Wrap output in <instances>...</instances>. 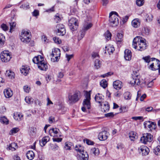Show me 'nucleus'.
Returning <instances> with one entry per match:
<instances>
[{
    "label": "nucleus",
    "instance_id": "34",
    "mask_svg": "<svg viewBox=\"0 0 160 160\" xmlns=\"http://www.w3.org/2000/svg\"><path fill=\"white\" fill-rule=\"evenodd\" d=\"M107 84L108 83L107 81L105 79H102L100 82V86L104 88H105L107 87Z\"/></svg>",
    "mask_w": 160,
    "mask_h": 160
},
{
    "label": "nucleus",
    "instance_id": "62",
    "mask_svg": "<svg viewBox=\"0 0 160 160\" xmlns=\"http://www.w3.org/2000/svg\"><path fill=\"white\" fill-rule=\"evenodd\" d=\"M114 116L113 112H110L105 114V116L106 117L112 118Z\"/></svg>",
    "mask_w": 160,
    "mask_h": 160
},
{
    "label": "nucleus",
    "instance_id": "52",
    "mask_svg": "<svg viewBox=\"0 0 160 160\" xmlns=\"http://www.w3.org/2000/svg\"><path fill=\"white\" fill-rule=\"evenodd\" d=\"M53 40L55 42L58 44H60L61 43V40L58 37H56L53 38Z\"/></svg>",
    "mask_w": 160,
    "mask_h": 160
},
{
    "label": "nucleus",
    "instance_id": "30",
    "mask_svg": "<svg viewBox=\"0 0 160 160\" xmlns=\"http://www.w3.org/2000/svg\"><path fill=\"white\" fill-rule=\"evenodd\" d=\"M6 76L8 77L9 78L12 79L14 78V72L11 70H7L5 73Z\"/></svg>",
    "mask_w": 160,
    "mask_h": 160
},
{
    "label": "nucleus",
    "instance_id": "20",
    "mask_svg": "<svg viewBox=\"0 0 160 160\" xmlns=\"http://www.w3.org/2000/svg\"><path fill=\"white\" fill-rule=\"evenodd\" d=\"M75 149L78 152V154H80L82 152H84L83 147L80 145H76L75 147Z\"/></svg>",
    "mask_w": 160,
    "mask_h": 160
},
{
    "label": "nucleus",
    "instance_id": "11",
    "mask_svg": "<svg viewBox=\"0 0 160 160\" xmlns=\"http://www.w3.org/2000/svg\"><path fill=\"white\" fill-rule=\"evenodd\" d=\"M108 133L107 131H104L99 133L98 138L99 140L104 141L108 138Z\"/></svg>",
    "mask_w": 160,
    "mask_h": 160
},
{
    "label": "nucleus",
    "instance_id": "29",
    "mask_svg": "<svg viewBox=\"0 0 160 160\" xmlns=\"http://www.w3.org/2000/svg\"><path fill=\"white\" fill-rule=\"evenodd\" d=\"M18 148V146L17 144L13 142L10 144L7 148H8L9 150H11L12 151H14L16 150V148Z\"/></svg>",
    "mask_w": 160,
    "mask_h": 160
},
{
    "label": "nucleus",
    "instance_id": "56",
    "mask_svg": "<svg viewBox=\"0 0 160 160\" xmlns=\"http://www.w3.org/2000/svg\"><path fill=\"white\" fill-rule=\"evenodd\" d=\"M19 130V129L18 128H12L11 130H10V132L11 133L13 134V133H15L16 132H18Z\"/></svg>",
    "mask_w": 160,
    "mask_h": 160
},
{
    "label": "nucleus",
    "instance_id": "17",
    "mask_svg": "<svg viewBox=\"0 0 160 160\" xmlns=\"http://www.w3.org/2000/svg\"><path fill=\"white\" fill-rule=\"evenodd\" d=\"M49 140V137L48 136L44 137L39 141L40 146L42 147L44 146Z\"/></svg>",
    "mask_w": 160,
    "mask_h": 160
},
{
    "label": "nucleus",
    "instance_id": "32",
    "mask_svg": "<svg viewBox=\"0 0 160 160\" xmlns=\"http://www.w3.org/2000/svg\"><path fill=\"white\" fill-rule=\"evenodd\" d=\"M132 25L134 28H137L140 25V22L137 19H135L132 22Z\"/></svg>",
    "mask_w": 160,
    "mask_h": 160
},
{
    "label": "nucleus",
    "instance_id": "44",
    "mask_svg": "<svg viewBox=\"0 0 160 160\" xmlns=\"http://www.w3.org/2000/svg\"><path fill=\"white\" fill-rule=\"evenodd\" d=\"M112 34L108 30H107L105 33V36L108 40L111 39Z\"/></svg>",
    "mask_w": 160,
    "mask_h": 160
},
{
    "label": "nucleus",
    "instance_id": "40",
    "mask_svg": "<svg viewBox=\"0 0 160 160\" xmlns=\"http://www.w3.org/2000/svg\"><path fill=\"white\" fill-rule=\"evenodd\" d=\"M0 120L1 122L3 124H8V121L7 118L5 116L1 117Z\"/></svg>",
    "mask_w": 160,
    "mask_h": 160
},
{
    "label": "nucleus",
    "instance_id": "36",
    "mask_svg": "<svg viewBox=\"0 0 160 160\" xmlns=\"http://www.w3.org/2000/svg\"><path fill=\"white\" fill-rule=\"evenodd\" d=\"M56 31L57 35H58L63 36L66 33L65 29H62V30H56Z\"/></svg>",
    "mask_w": 160,
    "mask_h": 160
},
{
    "label": "nucleus",
    "instance_id": "6",
    "mask_svg": "<svg viewBox=\"0 0 160 160\" xmlns=\"http://www.w3.org/2000/svg\"><path fill=\"white\" fill-rule=\"evenodd\" d=\"M81 98V92L79 91H77L73 95H69L68 99L69 103H75L78 101Z\"/></svg>",
    "mask_w": 160,
    "mask_h": 160
},
{
    "label": "nucleus",
    "instance_id": "8",
    "mask_svg": "<svg viewBox=\"0 0 160 160\" xmlns=\"http://www.w3.org/2000/svg\"><path fill=\"white\" fill-rule=\"evenodd\" d=\"M0 57L2 61L4 62L9 61L11 58V55L7 51L2 52L1 53Z\"/></svg>",
    "mask_w": 160,
    "mask_h": 160
},
{
    "label": "nucleus",
    "instance_id": "63",
    "mask_svg": "<svg viewBox=\"0 0 160 160\" xmlns=\"http://www.w3.org/2000/svg\"><path fill=\"white\" fill-rule=\"evenodd\" d=\"M32 15L35 17H37L39 15V12L38 10H35L32 12Z\"/></svg>",
    "mask_w": 160,
    "mask_h": 160
},
{
    "label": "nucleus",
    "instance_id": "42",
    "mask_svg": "<svg viewBox=\"0 0 160 160\" xmlns=\"http://www.w3.org/2000/svg\"><path fill=\"white\" fill-rule=\"evenodd\" d=\"M154 150V152L156 155H160V146H157Z\"/></svg>",
    "mask_w": 160,
    "mask_h": 160
},
{
    "label": "nucleus",
    "instance_id": "10",
    "mask_svg": "<svg viewBox=\"0 0 160 160\" xmlns=\"http://www.w3.org/2000/svg\"><path fill=\"white\" fill-rule=\"evenodd\" d=\"M38 66V68L42 70L46 71L48 68L47 63L43 59L40 60Z\"/></svg>",
    "mask_w": 160,
    "mask_h": 160
},
{
    "label": "nucleus",
    "instance_id": "5",
    "mask_svg": "<svg viewBox=\"0 0 160 160\" xmlns=\"http://www.w3.org/2000/svg\"><path fill=\"white\" fill-rule=\"evenodd\" d=\"M78 19L72 17L68 20V25L72 31L76 30L78 26Z\"/></svg>",
    "mask_w": 160,
    "mask_h": 160
},
{
    "label": "nucleus",
    "instance_id": "53",
    "mask_svg": "<svg viewBox=\"0 0 160 160\" xmlns=\"http://www.w3.org/2000/svg\"><path fill=\"white\" fill-rule=\"evenodd\" d=\"M92 26V24L91 23H89L86 25H85L84 27V30L87 31Z\"/></svg>",
    "mask_w": 160,
    "mask_h": 160
},
{
    "label": "nucleus",
    "instance_id": "1",
    "mask_svg": "<svg viewBox=\"0 0 160 160\" xmlns=\"http://www.w3.org/2000/svg\"><path fill=\"white\" fill-rule=\"evenodd\" d=\"M146 40L140 36H137L133 39L132 46L133 48L140 51H142L146 49L147 47Z\"/></svg>",
    "mask_w": 160,
    "mask_h": 160
},
{
    "label": "nucleus",
    "instance_id": "22",
    "mask_svg": "<svg viewBox=\"0 0 160 160\" xmlns=\"http://www.w3.org/2000/svg\"><path fill=\"white\" fill-rule=\"evenodd\" d=\"M29 69V68L27 66H22L20 71L22 73L26 76L28 73Z\"/></svg>",
    "mask_w": 160,
    "mask_h": 160
},
{
    "label": "nucleus",
    "instance_id": "49",
    "mask_svg": "<svg viewBox=\"0 0 160 160\" xmlns=\"http://www.w3.org/2000/svg\"><path fill=\"white\" fill-rule=\"evenodd\" d=\"M56 30H62V29H65L64 26L62 24H58L56 26Z\"/></svg>",
    "mask_w": 160,
    "mask_h": 160
},
{
    "label": "nucleus",
    "instance_id": "24",
    "mask_svg": "<svg viewBox=\"0 0 160 160\" xmlns=\"http://www.w3.org/2000/svg\"><path fill=\"white\" fill-rule=\"evenodd\" d=\"M26 156L28 159L32 160L35 157L34 153L32 151H29L26 153Z\"/></svg>",
    "mask_w": 160,
    "mask_h": 160
},
{
    "label": "nucleus",
    "instance_id": "23",
    "mask_svg": "<svg viewBox=\"0 0 160 160\" xmlns=\"http://www.w3.org/2000/svg\"><path fill=\"white\" fill-rule=\"evenodd\" d=\"M23 117V115L20 113L16 112L14 114L13 118L14 119L18 121H20L22 120V118Z\"/></svg>",
    "mask_w": 160,
    "mask_h": 160
},
{
    "label": "nucleus",
    "instance_id": "25",
    "mask_svg": "<svg viewBox=\"0 0 160 160\" xmlns=\"http://www.w3.org/2000/svg\"><path fill=\"white\" fill-rule=\"evenodd\" d=\"M102 65V62L99 58L96 59L94 61V66L96 69L100 68Z\"/></svg>",
    "mask_w": 160,
    "mask_h": 160
},
{
    "label": "nucleus",
    "instance_id": "9",
    "mask_svg": "<svg viewBox=\"0 0 160 160\" xmlns=\"http://www.w3.org/2000/svg\"><path fill=\"white\" fill-rule=\"evenodd\" d=\"M143 124L145 128H148L150 130L153 129H155L157 128V125L156 122L150 121L145 122Z\"/></svg>",
    "mask_w": 160,
    "mask_h": 160
},
{
    "label": "nucleus",
    "instance_id": "59",
    "mask_svg": "<svg viewBox=\"0 0 160 160\" xmlns=\"http://www.w3.org/2000/svg\"><path fill=\"white\" fill-rule=\"evenodd\" d=\"M54 19L57 23H58L60 21L61 19V18L58 14H57L55 16Z\"/></svg>",
    "mask_w": 160,
    "mask_h": 160
},
{
    "label": "nucleus",
    "instance_id": "13",
    "mask_svg": "<svg viewBox=\"0 0 160 160\" xmlns=\"http://www.w3.org/2000/svg\"><path fill=\"white\" fill-rule=\"evenodd\" d=\"M101 106H102L101 110L102 112H105L108 111L110 109L109 104L107 102H103L102 103L100 104Z\"/></svg>",
    "mask_w": 160,
    "mask_h": 160
},
{
    "label": "nucleus",
    "instance_id": "2",
    "mask_svg": "<svg viewBox=\"0 0 160 160\" xmlns=\"http://www.w3.org/2000/svg\"><path fill=\"white\" fill-rule=\"evenodd\" d=\"M118 16V14L115 12L112 11L110 13L109 21L110 26L115 27L118 25L119 23Z\"/></svg>",
    "mask_w": 160,
    "mask_h": 160
},
{
    "label": "nucleus",
    "instance_id": "16",
    "mask_svg": "<svg viewBox=\"0 0 160 160\" xmlns=\"http://www.w3.org/2000/svg\"><path fill=\"white\" fill-rule=\"evenodd\" d=\"M132 57V52L131 51L128 49H126L124 51V58L127 60H130L131 59Z\"/></svg>",
    "mask_w": 160,
    "mask_h": 160
},
{
    "label": "nucleus",
    "instance_id": "18",
    "mask_svg": "<svg viewBox=\"0 0 160 160\" xmlns=\"http://www.w3.org/2000/svg\"><path fill=\"white\" fill-rule=\"evenodd\" d=\"M4 94L6 98H9L13 95L12 91L10 89H5L4 91Z\"/></svg>",
    "mask_w": 160,
    "mask_h": 160
},
{
    "label": "nucleus",
    "instance_id": "26",
    "mask_svg": "<svg viewBox=\"0 0 160 160\" xmlns=\"http://www.w3.org/2000/svg\"><path fill=\"white\" fill-rule=\"evenodd\" d=\"M60 51L58 48H55L52 50V53L51 54V56H60L61 52Z\"/></svg>",
    "mask_w": 160,
    "mask_h": 160
},
{
    "label": "nucleus",
    "instance_id": "27",
    "mask_svg": "<svg viewBox=\"0 0 160 160\" xmlns=\"http://www.w3.org/2000/svg\"><path fill=\"white\" fill-rule=\"evenodd\" d=\"M83 105L86 106L87 108L89 109L91 108L90 100L84 99L83 102Z\"/></svg>",
    "mask_w": 160,
    "mask_h": 160
},
{
    "label": "nucleus",
    "instance_id": "14",
    "mask_svg": "<svg viewBox=\"0 0 160 160\" xmlns=\"http://www.w3.org/2000/svg\"><path fill=\"white\" fill-rule=\"evenodd\" d=\"M77 158L79 160H88V155L86 152H84L80 154L78 153Z\"/></svg>",
    "mask_w": 160,
    "mask_h": 160
},
{
    "label": "nucleus",
    "instance_id": "28",
    "mask_svg": "<svg viewBox=\"0 0 160 160\" xmlns=\"http://www.w3.org/2000/svg\"><path fill=\"white\" fill-rule=\"evenodd\" d=\"M43 59V58L41 56L34 57L32 59V61L34 63L38 65L39 63L41 60Z\"/></svg>",
    "mask_w": 160,
    "mask_h": 160
},
{
    "label": "nucleus",
    "instance_id": "21",
    "mask_svg": "<svg viewBox=\"0 0 160 160\" xmlns=\"http://www.w3.org/2000/svg\"><path fill=\"white\" fill-rule=\"evenodd\" d=\"M129 138L132 141H134L138 138V136L136 132L131 131L129 133Z\"/></svg>",
    "mask_w": 160,
    "mask_h": 160
},
{
    "label": "nucleus",
    "instance_id": "46",
    "mask_svg": "<svg viewBox=\"0 0 160 160\" xmlns=\"http://www.w3.org/2000/svg\"><path fill=\"white\" fill-rule=\"evenodd\" d=\"M83 141L84 143L86 142L88 145H93L94 144L93 141L87 138L84 139Z\"/></svg>",
    "mask_w": 160,
    "mask_h": 160
},
{
    "label": "nucleus",
    "instance_id": "43",
    "mask_svg": "<svg viewBox=\"0 0 160 160\" xmlns=\"http://www.w3.org/2000/svg\"><path fill=\"white\" fill-rule=\"evenodd\" d=\"M153 16L151 14H148L146 15V20L147 22H150L152 20Z\"/></svg>",
    "mask_w": 160,
    "mask_h": 160
},
{
    "label": "nucleus",
    "instance_id": "50",
    "mask_svg": "<svg viewBox=\"0 0 160 160\" xmlns=\"http://www.w3.org/2000/svg\"><path fill=\"white\" fill-rule=\"evenodd\" d=\"M142 32L145 35H148L149 33V29L148 27H144L142 30Z\"/></svg>",
    "mask_w": 160,
    "mask_h": 160
},
{
    "label": "nucleus",
    "instance_id": "51",
    "mask_svg": "<svg viewBox=\"0 0 160 160\" xmlns=\"http://www.w3.org/2000/svg\"><path fill=\"white\" fill-rule=\"evenodd\" d=\"M144 3V0H137L136 3L138 6H141L143 5Z\"/></svg>",
    "mask_w": 160,
    "mask_h": 160
},
{
    "label": "nucleus",
    "instance_id": "47",
    "mask_svg": "<svg viewBox=\"0 0 160 160\" xmlns=\"http://www.w3.org/2000/svg\"><path fill=\"white\" fill-rule=\"evenodd\" d=\"M51 60L52 61L54 62H55L58 61L60 58V57L57 56H51Z\"/></svg>",
    "mask_w": 160,
    "mask_h": 160
},
{
    "label": "nucleus",
    "instance_id": "37",
    "mask_svg": "<svg viewBox=\"0 0 160 160\" xmlns=\"http://www.w3.org/2000/svg\"><path fill=\"white\" fill-rule=\"evenodd\" d=\"M72 143L70 142H66L65 143V148L66 150H71L72 146Z\"/></svg>",
    "mask_w": 160,
    "mask_h": 160
},
{
    "label": "nucleus",
    "instance_id": "39",
    "mask_svg": "<svg viewBox=\"0 0 160 160\" xmlns=\"http://www.w3.org/2000/svg\"><path fill=\"white\" fill-rule=\"evenodd\" d=\"M26 102L28 104H31L33 102V99L30 97H26L25 98Z\"/></svg>",
    "mask_w": 160,
    "mask_h": 160
},
{
    "label": "nucleus",
    "instance_id": "54",
    "mask_svg": "<svg viewBox=\"0 0 160 160\" xmlns=\"http://www.w3.org/2000/svg\"><path fill=\"white\" fill-rule=\"evenodd\" d=\"M106 48H107V50L108 53L111 52L112 53L115 50L114 48L112 47H106Z\"/></svg>",
    "mask_w": 160,
    "mask_h": 160
},
{
    "label": "nucleus",
    "instance_id": "48",
    "mask_svg": "<svg viewBox=\"0 0 160 160\" xmlns=\"http://www.w3.org/2000/svg\"><path fill=\"white\" fill-rule=\"evenodd\" d=\"M124 98L126 99H130L131 98V95L129 92H125L124 94Z\"/></svg>",
    "mask_w": 160,
    "mask_h": 160
},
{
    "label": "nucleus",
    "instance_id": "60",
    "mask_svg": "<svg viewBox=\"0 0 160 160\" xmlns=\"http://www.w3.org/2000/svg\"><path fill=\"white\" fill-rule=\"evenodd\" d=\"M16 23L15 22H12L10 23V31L11 32V30L16 26Z\"/></svg>",
    "mask_w": 160,
    "mask_h": 160
},
{
    "label": "nucleus",
    "instance_id": "33",
    "mask_svg": "<svg viewBox=\"0 0 160 160\" xmlns=\"http://www.w3.org/2000/svg\"><path fill=\"white\" fill-rule=\"evenodd\" d=\"M132 84L139 85L140 83V79L138 78H133V80L130 82Z\"/></svg>",
    "mask_w": 160,
    "mask_h": 160
},
{
    "label": "nucleus",
    "instance_id": "58",
    "mask_svg": "<svg viewBox=\"0 0 160 160\" xmlns=\"http://www.w3.org/2000/svg\"><path fill=\"white\" fill-rule=\"evenodd\" d=\"M1 28L4 31H8V27L4 23H3L1 25Z\"/></svg>",
    "mask_w": 160,
    "mask_h": 160
},
{
    "label": "nucleus",
    "instance_id": "31",
    "mask_svg": "<svg viewBox=\"0 0 160 160\" xmlns=\"http://www.w3.org/2000/svg\"><path fill=\"white\" fill-rule=\"evenodd\" d=\"M123 35L122 34L118 33L116 37V40L117 42H120L123 40Z\"/></svg>",
    "mask_w": 160,
    "mask_h": 160
},
{
    "label": "nucleus",
    "instance_id": "19",
    "mask_svg": "<svg viewBox=\"0 0 160 160\" xmlns=\"http://www.w3.org/2000/svg\"><path fill=\"white\" fill-rule=\"evenodd\" d=\"M104 96L102 94L100 93H98L97 94L95 97V99L96 102L101 104L103 102V97Z\"/></svg>",
    "mask_w": 160,
    "mask_h": 160
},
{
    "label": "nucleus",
    "instance_id": "7",
    "mask_svg": "<svg viewBox=\"0 0 160 160\" xmlns=\"http://www.w3.org/2000/svg\"><path fill=\"white\" fill-rule=\"evenodd\" d=\"M153 139V136L149 133H144L141 137L140 141L141 142L146 144L147 142H151Z\"/></svg>",
    "mask_w": 160,
    "mask_h": 160
},
{
    "label": "nucleus",
    "instance_id": "15",
    "mask_svg": "<svg viewBox=\"0 0 160 160\" xmlns=\"http://www.w3.org/2000/svg\"><path fill=\"white\" fill-rule=\"evenodd\" d=\"M113 88L117 90H119L122 87V82L119 80H117L114 81L113 83Z\"/></svg>",
    "mask_w": 160,
    "mask_h": 160
},
{
    "label": "nucleus",
    "instance_id": "3",
    "mask_svg": "<svg viewBox=\"0 0 160 160\" xmlns=\"http://www.w3.org/2000/svg\"><path fill=\"white\" fill-rule=\"evenodd\" d=\"M20 39L24 43H28L31 40V33L29 31H26L24 30H22L20 36Z\"/></svg>",
    "mask_w": 160,
    "mask_h": 160
},
{
    "label": "nucleus",
    "instance_id": "55",
    "mask_svg": "<svg viewBox=\"0 0 160 160\" xmlns=\"http://www.w3.org/2000/svg\"><path fill=\"white\" fill-rule=\"evenodd\" d=\"M92 150L95 155H98L99 153V151L98 148H94Z\"/></svg>",
    "mask_w": 160,
    "mask_h": 160
},
{
    "label": "nucleus",
    "instance_id": "41",
    "mask_svg": "<svg viewBox=\"0 0 160 160\" xmlns=\"http://www.w3.org/2000/svg\"><path fill=\"white\" fill-rule=\"evenodd\" d=\"M85 33V31L84 30L79 32L78 37V39L79 41L81 40L84 37Z\"/></svg>",
    "mask_w": 160,
    "mask_h": 160
},
{
    "label": "nucleus",
    "instance_id": "4",
    "mask_svg": "<svg viewBox=\"0 0 160 160\" xmlns=\"http://www.w3.org/2000/svg\"><path fill=\"white\" fill-rule=\"evenodd\" d=\"M151 59L153 62L150 65L149 68L152 70H158V75H160V61L155 58H152Z\"/></svg>",
    "mask_w": 160,
    "mask_h": 160
},
{
    "label": "nucleus",
    "instance_id": "64",
    "mask_svg": "<svg viewBox=\"0 0 160 160\" xmlns=\"http://www.w3.org/2000/svg\"><path fill=\"white\" fill-rule=\"evenodd\" d=\"M59 129L57 128H52L50 130V131H52L54 133L57 134L58 133Z\"/></svg>",
    "mask_w": 160,
    "mask_h": 160
},
{
    "label": "nucleus",
    "instance_id": "35",
    "mask_svg": "<svg viewBox=\"0 0 160 160\" xmlns=\"http://www.w3.org/2000/svg\"><path fill=\"white\" fill-rule=\"evenodd\" d=\"M5 37L2 34L0 33V45L3 46L4 44Z\"/></svg>",
    "mask_w": 160,
    "mask_h": 160
},
{
    "label": "nucleus",
    "instance_id": "61",
    "mask_svg": "<svg viewBox=\"0 0 160 160\" xmlns=\"http://www.w3.org/2000/svg\"><path fill=\"white\" fill-rule=\"evenodd\" d=\"M142 58L146 62H149L150 61H152V58H150V56L143 57Z\"/></svg>",
    "mask_w": 160,
    "mask_h": 160
},
{
    "label": "nucleus",
    "instance_id": "57",
    "mask_svg": "<svg viewBox=\"0 0 160 160\" xmlns=\"http://www.w3.org/2000/svg\"><path fill=\"white\" fill-rule=\"evenodd\" d=\"M92 57L93 59H98L99 58V57L98 53L96 52H93L92 55Z\"/></svg>",
    "mask_w": 160,
    "mask_h": 160
},
{
    "label": "nucleus",
    "instance_id": "45",
    "mask_svg": "<svg viewBox=\"0 0 160 160\" xmlns=\"http://www.w3.org/2000/svg\"><path fill=\"white\" fill-rule=\"evenodd\" d=\"M91 91H89V92H88L87 91H85V99H87L90 100L91 99V93H90Z\"/></svg>",
    "mask_w": 160,
    "mask_h": 160
},
{
    "label": "nucleus",
    "instance_id": "38",
    "mask_svg": "<svg viewBox=\"0 0 160 160\" xmlns=\"http://www.w3.org/2000/svg\"><path fill=\"white\" fill-rule=\"evenodd\" d=\"M29 4L28 2L25 3L20 6V8H23L24 10H27L30 8Z\"/></svg>",
    "mask_w": 160,
    "mask_h": 160
},
{
    "label": "nucleus",
    "instance_id": "12",
    "mask_svg": "<svg viewBox=\"0 0 160 160\" xmlns=\"http://www.w3.org/2000/svg\"><path fill=\"white\" fill-rule=\"evenodd\" d=\"M139 150H140V152H141L142 155H147L149 152V148L145 146H141Z\"/></svg>",
    "mask_w": 160,
    "mask_h": 160
}]
</instances>
